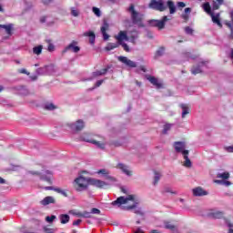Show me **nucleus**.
<instances>
[{
  "instance_id": "obj_1",
  "label": "nucleus",
  "mask_w": 233,
  "mask_h": 233,
  "mask_svg": "<svg viewBox=\"0 0 233 233\" xmlns=\"http://www.w3.org/2000/svg\"><path fill=\"white\" fill-rule=\"evenodd\" d=\"M132 201V205H128V202ZM141 203V200L137 195H128L127 197H119L116 198V200L113 201L111 205L113 207H118L121 208L122 205H128L125 206L123 208L124 210H134V214H137V216H145V211L141 208H137V205Z\"/></svg>"
},
{
  "instance_id": "obj_2",
  "label": "nucleus",
  "mask_w": 233,
  "mask_h": 233,
  "mask_svg": "<svg viewBox=\"0 0 233 233\" xmlns=\"http://www.w3.org/2000/svg\"><path fill=\"white\" fill-rule=\"evenodd\" d=\"M83 174H86V171L78 173V177L73 181V187L76 192H85V190H88V187H90V177H85Z\"/></svg>"
},
{
  "instance_id": "obj_3",
  "label": "nucleus",
  "mask_w": 233,
  "mask_h": 233,
  "mask_svg": "<svg viewBox=\"0 0 233 233\" xmlns=\"http://www.w3.org/2000/svg\"><path fill=\"white\" fill-rule=\"evenodd\" d=\"M128 12L131 15L133 24L137 25L139 26H143L144 15H143V14H141L136 10L133 4L130 5V6L128 8Z\"/></svg>"
},
{
  "instance_id": "obj_4",
  "label": "nucleus",
  "mask_w": 233,
  "mask_h": 233,
  "mask_svg": "<svg viewBox=\"0 0 233 233\" xmlns=\"http://www.w3.org/2000/svg\"><path fill=\"white\" fill-rule=\"evenodd\" d=\"M173 147L177 154H182V156H188L190 151L187 149V142L185 141H176L173 143Z\"/></svg>"
},
{
  "instance_id": "obj_5",
  "label": "nucleus",
  "mask_w": 233,
  "mask_h": 233,
  "mask_svg": "<svg viewBox=\"0 0 233 233\" xmlns=\"http://www.w3.org/2000/svg\"><path fill=\"white\" fill-rule=\"evenodd\" d=\"M149 8L153 10H158V12H165L167 5L163 0H151L149 3Z\"/></svg>"
},
{
  "instance_id": "obj_6",
  "label": "nucleus",
  "mask_w": 233,
  "mask_h": 233,
  "mask_svg": "<svg viewBox=\"0 0 233 233\" xmlns=\"http://www.w3.org/2000/svg\"><path fill=\"white\" fill-rule=\"evenodd\" d=\"M167 21H170V17L163 16L161 20H150L149 25L150 26H155L159 30H163V28H165V25L167 24Z\"/></svg>"
},
{
  "instance_id": "obj_7",
  "label": "nucleus",
  "mask_w": 233,
  "mask_h": 233,
  "mask_svg": "<svg viewBox=\"0 0 233 233\" xmlns=\"http://www.w3.org/2000/svg\"><path fill=\"white\" fill-rule=\"evenodd\" d=\"M112 68L111 66H107L106 68L97 70L92 73V76L89 78L85 79V81H92V79H96V77H99L101 76H106V72Z\"/></svg>"
},
{
  "instance_id": "obj_8",
  "label": "nucleus",
  "mask_w": 233,
  "mask_h": 233,
  "mask_svg": "<svg viewBox=\"0 0 233 233\" xmlns=\"http://www.w3.org/2000/svg\"><path fill=\"white\" fill-rule=\"evenodd\" d=\"M68 127L71 130H75V132H81L85 128V121L79 119L75 123L68 124Z\"/></svg>"
},
{
  "instance_id": "obj_9",
  "label": "nucleus",
  "mask_w": 233,
  "mask_h": 233,
  "mask_svg": "<svg viewBox=\"0 0 233 233\" xmlns=\"http://www.w3.org/2000/svg\"><path fill=\"white\" fill-rule=\"evenodd\" d=\"M206 65H208V61H200L198 65L192 66L191 74H193V76H198V74H202L203 70H201V67L206 66Z\"/></svg>"
},
{
  "instance_id": "obj_10",
  "label": "nucleus",
  "mask_w": 233,
  "mask_h": 233,
  "mask_svg": "<svg viewBox=\"0 0 233 233\" xmlns=\"http://www.w3.org/2000/svg\"><path fill=\"white\" fill-rule=\"evenodd\" d=\"M118 61L126 65V66H129V68H136L137 66L136 62L128 59L127 56H118Z\"/></svg>"
},
{
  "instance_id": "obj_11",
  "label": "nucleus",
  "mask_w": 233,
  "mask_h": 233,
  "mask_svg": "<svg viewBox=\"0 0 233 233\" xmlns=\"http://www.w3.org/2000/svg\"><path fill=\"white\" fill-rule=\"evenodd\" d=\"M89 185H92L93 187H96L97 188H104L108 184L105 181L100 180V179L90 177L89 178Z\"/></svg>"
},
{
  "instance_id": "obj_12",
  "label": "nucleus",
  "mask_w": 233,
  "mask_h": 233,
  "mask_svg": "<svg viewBox=\"0 0 233 233\" xmlns=\"http://www.w3.org/2000/svg\"><path fill=\"white\" fill-rule=\"evenodd\" d=\"M99 140H95L91 141L92 145H95L97 148H100L101 150H105V147H106V141L105 140V137H98Z\"/></svg>"
},
{
  "instance_id": "obj_13",
  "label": "nucleus",
  "mask_w": 233,
  "mask_h": 233,
  "mask_svg": "<svg viewBox=\"0 0 233 233\" xmlns=\"http://www.w3.org/2000/svg\"><path fill=\"white\" fill-rule=\"evenodd\" d=\"M81 50V47L77 46L76 41H72L66 48L65 52H74L75 54H77Z\"/></svg>"
},
{
  "instance_id": "obj_14",
  "label": "nucleus",
  "mask_w": 233,
  "mask_h": 233,
  "mask_svg": "<svg viewBox=\"0 0 233 233\" xmlns=\"http://www.w3.org/2000/svg\"><path fill=\"white\" fill-rule=\"evenodd\" d=\"M116 168L121 170V172H123V174H126V176H132V171L130 170V167L126 164L118 163L116 166Z\"/></svg>"
},
{
  "instance_id": "obj_15",
  "label": "nucleus",
  "mask_w": 233,
  "mask_h": 233,
  "mask_svg": "<svg viewBox=\"0 0 233 233\" xmlns=\"http://www.w3.org/2000/svg\"><path fill=\"white\" fill-rule=\"evenodd\" d=\"M164 228L167 230H171L173 233H179V229L177 228V225L172 223L171 221H164Z\"/></svg>"
},
{
  "instance_id": "obj_16",
  "label": "nucleus",
  "mask_w": 233,
  "mask_h": 233,
  "mask_svg": "<svg viewBox=\"0 0 233 233\" xmlns=\"http://www.w3.org/2000/svg\"><path fill=\"white\" fill-rule=\"evenodd\" d=\"M208 218H211L212 219H221V218H223L224 213L223 211H219V210H210L208 213Z\"/></svg>"
},
{
  "instance_id": "obj_17",
  "label": "nucleus",
  "mask_w": 233,
  "mask_h": 233,
  "mask_svg": "<svg viewBox=\"0 0 233 233\" xmlns=\"http://www.w3.org/2000/svg\"><path fill=\"white\" fill-rule=\"evenodd\" d=\"M193 196L195 197H202L208 196V192L203 189L201 187H198L192 189Z\"/></svg>"
},
{
  "instance_id": "obj_18",
  "label": "nucleus",
  "mask_w": 233,
  "mask_h": 233,
  "mask_svg": "<svg viewBox=\"0 0 233 233\" xmlns=\"http://www.w3.org/2000/svg\"><path fill=\"white\" fill-rule=\"evenodd\" d=\"M115 39L120 44L123 43V41H128V35L127 31H120L118 35L115 36Z\"/></svg>"
},
{
  "instance_id": "obj_19",
  "label": "nucleus",
  "mask_w": 233,
  "mask_h": 233,
  "mask_svg": "<svg viewBox=\"0 0 233 233\" xmlns=\"http://www.w3.org/2000/svg\"><path fill=\"white\" fill-rule=\"evenodd\" d=\"M40 205L46 207L48 205H56V198L54 197H46L40 201Z\"/></svg>"
},
{
  "instance_id": "obj_20",
  "label": "nucleus",
  "mask_w": 233,
  "mask_h": 233,
  "mask_svg": "<svg viewBox=\"0 0 233 233\" xmlns=\"http://www.w3.org/2000/svg\"><path fill=\"white\" fill-rule=\"evenodd\" d=\"M109 26L108 23L104 21L103 25L101 26V33L104 37V41H108V37H110V35L106 34V30H108Z\"/></svg>"
},
{
  "instance_id": "obj_21",
  "label": "nucleus",
  "mask_w": 233,
  "mask_h": 233,
  "mask_svg": "<svg viewBox=\"0 0 233 233\" xmlns=\"http://www.w3.org/2000/svg\"><path fill=\"white\" fill-rule=\"evenodd\" d=\"M211 19H212V22L215 24V25H218V26H219V28H223V25L221 24V20H220V17H221V15L219 13L214 15L211 14L209 15Z\"/></svg>"
},
{
  "instance_id": "obj_22",
  "label": "nucleus",
  "mask_w": 233,
  "mask_h": 233,
  "mask_svg": "<svg viewBox=\"0 0 233 233\" xmlns=\"http://www.w3.org/2000/svg\"><path fill=\"white\" fill-rule=\"evenodd\" d=\"M139 37V33L136 30L130 31L127 35L128 41L133 45H136V39Z\"/></svg>"
},
{
  "instance_id": "obj_23",
  "label": "nucleus",
  "mask_w": 233,
  "mask_h": 233,
  "mask_svg": "<svg viewBox=\"0 0 233 233\" xmlns=\"http://www.w3.org/2000/svg\"><path fill=\"white\" fill-rule=\"evenodd\" d=\"M231 21L226 20L224 24L231 30L230 37L233 39V10L229 13Z\"/></svg>"
},
{
  "instance_id": "obj_24",
  "label": "nucleus",
  "mask_w": 233,
  "mask_h": 233,
  "mask_svg": "<svg viewBox=\"0 0 233 233\" xmlns=\"http://www.w3.org/2000/svg\"><path fill=\"white\" fill-rule=\"evenodd\" d=\"M147 80L151 85H154V86H157V88H161V86H163V84H161L156 76H147Z\"/></svg>"
},
{
  "instance_id": "obj_25",
  "label": "nucleus",
  "mask_w": 233,
  "mask_h": 233,
  "mask_svg": "<svg viewBox=\"0 0 233 233\" xmlns=\"http://www.w3.org/2000/svg\"><path fill=\"white\" fill-rule=\"evenodd\" d=\"M45 110H48L49 112H52L54 110H57L58 106L52 103V102H47L44 105Z\"/></svg>"
},
{
  "instance_id": "obj_26",
  "label": "nucleus",
  "mask_w": 233,
  "mask_h": 233,
  "mask_svg": "<svg viewBox=\"0 0 233 233\" xmlns=\"http://www.w3.org/2000/svg\"><path fill=\"white\" fill-rule=\"evenodd\" d=\"M180 108H182V118L185 119L190 114V109L187 104H181Z\"/></svg>"
},
{
  "instance_id": "obj_27",
  "label": "nucleus",
  "mask_w": 233,
  "mask_h": 233,
  "mask_svg": "<svg viewBox=\"0 0 233 233\" xmlns=\"http://www.w3.org/2000/svg\"><path fill=\"white\" fill-rule=\"evenodd\" d=\"M222 5H225V0H212L213 10H219Z\"/></svg>"
},
{
  "instance_id": "obj_28",
  "label": "nucleus",
  "mask_w": 233,
  "mask_h": 233,
  "mask_svg": "<svg viewBox=\"0 0 233 233\" xmlns=\"http://www.w3.org/2000/svg\"><path fill=\"white\" fill-rule=\"evenodd\" d=\"M85 37H89V43L91 45H94V43H96V34H94V32L89 31V32H86L84 33Z\"/></svg>"
},
{
  "instance_id": "obj_29",
  "label": "nucleus",
  "mask_w": 233,
  "mask_h": 233,
  "mask_svg": "<svg viewBox=\"0 0 233 233\" xmlns=\"http://www.w3.org/2000/svg\"><path fill=\"white\" fill-rule=\"evenodd\" d=\"M172 127H174V124L166 123L163 126L162 134L164 136H167L168 132H170L172 130Z\"/></svg>"
},
{
  "instance_id": "obj_30",
  "label": "nucleus",
  "mask_w": 233,
  "mask_h": 233,
  "mask_svg": "<svg viewBox=\"0 0 233 233\" xmlns=\"http://www.w3.org/2000/svg\"><path fill=\"white\" fill-rule=\"evenodd\" d=\"M92 135L89 133H84L81 135L80 139L82 141H86V143H92L94 139H92Z\"/></svg>"
},
{
  "instance_id": "obj_31",
  "label": "nucleus",
  "mask_w": 233,
  "mask_h": 233,
  "mask_svg": "<svg viewBox=\"0 0 233 233\" xmlns=\"http://www.w3.org/2000/svg\"><path fill=\"white\" fill-rule=\"evenodd\" d=\"M191 12H192V8L187 7L184 10V14L181 15L182 19H184V21H187L190 18Z\"/></svg>"
},
{
  "instance_id": "obj_32",
  "label": "nucleus",
  "mask_w": 233,
  "mask_h": 233,
  "mask_svg": "<svg viewBox=\"0 0 233 233\" xmlns=\"http://www.w3.org/2000/svg\"><path fill=\"white\" fill-rule=\"evenodd\" d=\"M185 161L183 162V167L186 168H192V161H190V158L188 157V155L183 156Z\"/></svg>"
},
{
  "instance_id": "obj_33",
  "label": "nucleus",
  "mask_w": 233,
  "mask_h": 233,
  "mask_svg": "<svg viewBox=\"0 0 233 233\" xmlns=\"http://www.w3.org/2000/svg\"><path fill=\"white\" fill-rule=\"evenodd\" d=\"M47 76H52V74H56L57 72V68H56V66L49 65L46 66Z\"/></svg>"
},
{
  "instance_id": "obj_34",
  "label": "nucleus",
  "mask_w": 233,
  "mask_h": 233,
  "mask_svg": "<svg viewBox=\"0 0 233 233\" xmlns=\"http://www.w3.org/2000/svg\"><path fill=\"white\" fill-rule=\"evenodd\" d=\"M114 48H119V43H108L105 47V50H106V52H110V50H114Z\"/></svg>"
},
{
  "instance_id": "obj_35",
  "label": "nucleus",
  "mask_w": 233,
  "mask_h": 233,
  "mask_svg": "<svg viewBox=\"0 0 233 233\" xmlns=\"http://www.w3.org/2000/svg\"><path fill=\"white\" fill-rule=\"evenodd\" d=\"M14 25L12 24L9 25H0V28H5L6 34H8V35H12V27Z\"/></svg>"
},
{
  "instance_id": "obj_36",
  "label": "nucleus",
  "mask_w": 233,
  "mask_h": 233,
  "mask_svg": "<svg viewBox=\"0 0 233 233\" xmlns=\"http://www.w3.org/2000/svg\"><path fill=\"white\" fill-rule=\"evenodd\" d=\"M35 74L36 76H47L46 73V66H43V67H39L35 70Z\"/></svg>"
},
{
  "instance_id": "obj_37",
  "label": "nucleus",
  "mask_w": 233,
  "mask_h": 233,
  "mask_svg": "<svg viewBox=\"0 0 233 233\" xmlns=\"http://www.w3.org/2000/svg\"><path fill=\"white\" fill-rule=\"evenodd\" d=\"M161 179V173L155 171V176L153 179V185L154 187H157V184L159 183V180Z\"/></svg>"
},
{
  "instance_id": "obj_38",
  "label": "nucleus",
  "mask_w": 233,
  "mask_h": 233,
  "mask_svg": "<svg viewBox=\"0 0 233 233\" xmlns=\"http://www.w3.org/2000/svg\"><path fill=\"white\" fill-rule=\"evenodd\" d=\"M167 7L169 8V14H176V5H174L172 0L167 1Z\"/></svg>"
},
{
  "instance_id": "obj_39",
  "label": "nucleus",
  "mask_w": 233,
  "mask_h": 233,
  "mask_svg": "<svg viewBox=\"0 0 233 233\" xmlns=\"http://www.w3.org/2000/svg\"><path fill=\"white\" fill-rule=\"evenodd\" d=\"M33 53L35 55V56H41V54L43 53V46H35L33 48Z\"/></svg>"
},
{
  "instance_id": "obj_40",
  "label": "nucleus",
  "mask_w": 233,
  "mask_h": 233,
  "mask_svg": "<svg viewBox=\"0 0 233 233\" xmlns=\"http://www.w3.org/2000/svg\"><path fill=\"white\" fill-rule=\"evenodd\" d=\"M214 183H217V185H224V187H230V185H232V182L228 180H214Z\"/></svg>"
},
{
  "instance_id": "obj_41",
  "label": "nucleus",
  "mask_w": 233,
  "mask_h": 233,
  "mask_svg": "<svg viewBox=\"0 0 233 233\" xmlns=\"http://www.w3.org/2000/svg\"><path fill=\"white\" fill-rule=\"evenodd\" d=\"M203 8H204L205 12H206L207 14H208V15H210L211 14H213V13H212V9H211V7H210V3L207 2V3L203 4Z\"/></svg>"
},
{
  "instance_id": "obj_42",
  "label": "nucleus",
  "mask_w": 233,
  "mask_h": 233,
  "mask_svg": "<svg viewBox=\"0 0 233 233\" xmlns=\"http://www.w3.org/2000/svg\"><path fill=\"white\" fill-rule=\"evenodd\" d=\"M217 177L218 179H228V177H230V174L228 172L218 173Z\"/></svg>"
},
{
  "instance_id": "obj_43",
  "label": "nucleus",
  "mask_w": 233,
  "mask_h": 233,
  "mask_svg": "<svg viewBox=\"0 0 233 233\" xmlns=\"http://www.w3.org/2000/svg\"><path fill=\"white\" fill-rule=\"evenodd\" d=\"M60 221H61L62 225H66V223H68V221H70V216L60 215Z\"/></svg>"
},
{
  "instance_id": "obj_44",
  "label": "nucleus",
  "mask_w": 233,
  "mask_h": 233,
  "mask_svg": "<svg viewBox=\"0 0 233 233\" xmlns=\"http://www.w3.org/2000/svg\"><path fill=\"white\" fill-rule=\"evenodd\" d=\"M71 11V15H73V17H79V9H76V7H71L70 8Z\"/></svg>"
},
{
  "instance_id": "obj_45",
  "label": "nucleus",
  "mask_w": 233,
  "mask_h": 233,
  "mask_svg": "<svg viewBox=\"0 0 233 233\" xmlns=\"http://www.w3.org/2000/svg\"><path fill=\"white\" fill-rule=\"evenodd\" d=\"M163 193L164 194H173L174 196H176L177 194V191H174L170 187H165L163 190Z\"/></svg>"
},
{
  "instance_id": "obj_46",
  "label": "nucleus",
  "mask_w": 233,
  "mask_h": 233,
  "mask_svg": "<svg viewBox=\"0 0 233 233\" xmlns=\"http://www.w3.org/2000/svg\"><path fill=\"white\" fill-rule=\"evenodd\" d=\"M121 46L122 48H124L125 52H130V47L127 43L121 42L120 44H118V46Z\"/></svg>"
},
{
  "instance_id": "obj_47",
  "label": "nucleus",
  "mask_w": 233,
  "mask_h": 233,
  "mask_svg": "<svg viewBox=\"0 0 233 233\" xmlns=\"http://www.w3.org/2000/svg\"><path fill=\"white\" fill-rule=\"evenodd\" d=\"M165 54V47H160L157 52H156V56L157 57H161Z\"/></svg>"
},
{
  "instance_id": "obj_48",
  "label": "nucleus",
  "mask_w": 233,
  "mask_h": 233,
  "mask_svg": "<svg viewBox=\"0 0 233 233\" xmlns=\"http://www.w3.org/2000/svg\"><path fill=\"white\" fill-rule=\"evenodd\" d=\"M40 179H42V181H46L47 183H52V180L48 176L41 175Z\"/></svg>"
},
{
  "instance_id": "obj_49",
  "label": "nucleus",
  "mask_w": 233,
  "mask_h": 233,
  "mask_svg": "<svg viewBox=\"0 0 233 233\" xmlns=\"http://www.w3.org/2000/svg\"><path fill=\"white\" fill-rule=\"evenodd\" d=\"M93 13L96 17H101V10L97 7H93Z\"/></svg>"
},
{
  "instance_id": "obj_50",
  "label": "nucleus",
  "mask_w": 233,
  "mask_h": 233,
  "mask_svg": "<svg viewBox=\"0 0 233 233\" xmlns=\"http://www.w3.org/2000/svg\"><path fill=\"white\" fill-rule=\"evenodd\" d=\"M185 32L188 35H192V34H194V29H192V27H190V26H187V27H185Z\"/></svg>"
},
{
  "instance_id": "obj_51",
  "label": "nucleus",
  "mask_w": 233,
  "mask_h": 233,
  "mask_svg": "<svg viewBox=\"0 0 233 233\" xmlns=\"http://www.w3.org/2000/svg\"><path fill=\"white\" fill-rule=\"evenodd\" d=\"M96 174H102L103 176H105V177H106L107 174H109L108 170L103 168V169H100L96 172Z\"/></svg>"
},
{
  "instance_id": "obj_52",
  "label": "nucleus",
  "mask_w": 233,
  "mask_h": 233,
  "mask_svg": "<svg viewBox=\"0 0 233 233\" xmlns=\"http://www.w3.org/2000/svg\"><path fill=\"white\" fill-rule=\"evenodd\" d=\"M82 218H92V212L91 213L88 211L82 212Z\"/></svg>"
},
{
  "instance_id": "obj_53",
  "label": "nucleus",
  "mask_w": 233,
  "mask_h": 233,
  "mask_svg": "<svg viewBox=\"0 0 233 233\" xmlns=\"http://www.w3.org/2000/svg\"><path fill=\"white\" fill-rule=\"evenodd\" d=\"M106 179H107V181H111L112 183H116V181H117V179H116V177H114L108 174L106 176Z\"/></svg>"
},
{
  "instance_id": "obj_54",
  "label": "nucleus",
  "mask_w": 233,
  "mask_h": 233,
  "mask_svg": "<svg viewBox=\"0 0 233 233\" xmlns=\"http://www.w3.org/2000/svg\"><path fill=\"white\" fill-rule=\"evenodd\" d=\"M54 219H56V216L55 215H52L51 217H46V221L47 223H53L54 222Z\"/></svg>"
},
{
  "instance_id": "obj_55",
  "label": "nucleus",
  "mask_w": 233,
  "mask_h": 233,
  "mask_svg": "<svg viewBox=\"0 0 233 233\" xmlns=\"http://www.w3.org/2000/svg\"><path fill=\"white\" fill-rule=\"evenodd\" d=\"M47 50L48 52H54L56 50V46H54V44L49 43Z\"/></svg>"
},
{
  "instance_id": "obj_56",
  "label": "nucleus",
  "mask_w": 233,
  "mask_h": 233,
  "mask_svg": "<svg viewBox=\"0 0 233 233\" xmlns=\"http://www.w3.org/2000/svg\"><path fill=\"white\" fill-rule=\"evenodd\" d=\"M71 214H73V216H76V218H83V212L71 211Z\"/></svg>"
},
{
  "instance_id": "obj_57",
  "label": "nucleus",
  "mask_w": 233,
  "mask_h": 233,
  "mask_svg": "<svg viewBox=\"0 0 233 233\" xmlns=\"http://www.w3.org/2000/svg\"><path fill=\"white\" fill-rule=\"evenodd\" d=\"M27 174H31L32 176H41L40 171H27Z\"/></svg>"
},
{
  "instance_id": "obj_58",
  "label": "nucleus",
  "mask_w": 233,
  "mask_h": 233,
  "mask_svg": "<svg viewBox=\"0 0 233 233\" xmlns=\"http://www.w3.org/2000/svg\"><path fill=\"white\" fill-rule=\"evenodd\" d=\"M103 83H105V80H98L96 81V85H95V88H98V86H102Z\"/></svg>"
},
{
  "instance_id": "obj_59",
  "label": "nucleus",
  "mask_w": 233,
  "mask_h": 233,
  "mask_svg": "<svg viewBox=\"0 0 233 233\" xmlns=\"http://www.w3.org/2000/svg\"><path fill=\"white\" fill-rule=\"evenodd\" d=\"M19 74H25L26 76H30V72L26 71V69L22 68L18 70Z\"/></svg>"
},
{
  "instance_id": "obj_60",
  "label": "nucleus",
  "mask_w": 233,
  "mask_h": 233,
  "mask_svg": "<svg viewBox=\"0 0 233 233\" xmlns=\"http://www.w3.org/2000/svg\"><path fill=\"white\" fill-rule=\"evenodd\" d=\"M177 6L178 8H185V6H187V5L185 4V2H177Z\"/></svg>"
},
{
  "instance_id": "obj_61",
  "label": "nucleus",
  "mask_w": 233,
  "mask_h": 233,
  "mask_svg": "<svg viewBox=\"0 0 233 233\" xmlns=\"http://www.w3.org/2000/svg\"><path fill=\"white\" fill-rule=\"evenodd\" d=\"M91 214H101V210L96 208H93L91 209Z\"/></svg>"
},
{
  "instance_id": "obj_62",
  "label": "nucleus",
  "mask_w": 233,
  "mask_h": 233,
  "mask_svg": "<svg viewBox=\"0 0 233 233\" xmlns=\"http://www.w3.org/2000/svg\"><path fill=\"white\" fill-rule=\"evenodd\" d=\"M43 5H48L54 3V0H42Z\"/></svg>"
},
{
  "instance_id": "obj_63",
  "label": "nucleus",
  "mask_w": 233,
  "mask_h": 233,
  "mask_svg": "<svg viewBox=\"0 0 233 233\" xmlns=\"http://www.w3.org/2000/svg\"><path fill=\"white\" fill-rule=\"evenodd\" d=\"M225 150H227V152L233 153V146L226 147Z\"/></svg>"
},
{
  "instance_id": "obj_64",
  "label": "nucleus",
  "mask_w": 233,
  "mask_h": 233,
  "mask_svg": "<svg viewBox=\"0 0 233 233\" xmlns=\"http://www.w3.org/2000/svg\"><path fill=\"white\" fill-rule=\"evenodd\" d=\"M44 231H45L46 233H54V231H52V229H50V228H46V227H44Z\"/></svg>"
}]
</instances>
